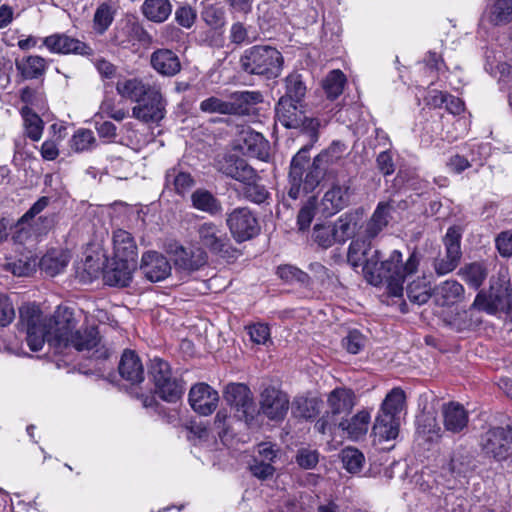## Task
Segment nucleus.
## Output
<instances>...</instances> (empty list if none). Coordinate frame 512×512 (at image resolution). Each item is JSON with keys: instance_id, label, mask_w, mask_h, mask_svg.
Instances as JSON below:
<instances>
[{"instance_id": "f257e3e1", "label": "nucleus", "mask_w": 512, "mask_h": 512, "mask_svg": "<svg viewBox=\"0 0 512 512\" xmlns=\"http://www.w3.org/2000/svg\"><path fill=\"white\" fill-rule=\"evenodd\" d=\"M19 327L26 332L27 345L32 351L42 349L45 342L56 351L73 347L79 352H92L93 357L106 358L108 350L98 348L99 332L95 327L76 330V321L69 308H58L54 315L45 314L35 304L19 309Z\"/></svg>"}, {"instance_id": "f03ea898", "label": "nucleus", "mask_w": 512, "mask_h": 512, "mask_svg": "<svg viewBox=\"0 0 512 512\" xmlns=\"http://www.w3.org/2000/svg\"><path fill=\"white\" fill-rule=\"evenodd\" d=\"M347 261L353 268L362 267L371 284L378 285L385 280L389 292L393 296H401L405 279L418 270L421 254L414 250L403 263L401 252L394 250L387 260L380 262L379 252L373 250L371 241L359 233L349 245Z\"/></svg>"}, {"instance_id": "7ed1b4c3", "label": "nucleus", "mask_w": 512, "mask_h": 512, "mask_svg": "<svg viewBox=\"0 0 512 512\" xmlns=\"http://www.w3.org/2000/svg\"><path fill=\"white\" fill-rule=\"evenodd\" d=\"M219 172L243 184L240 196L252 203L262 204L270 196L265 185L260 183L258 172L247 161L233 154L224 155L217 161Z\"/></svg>"}, {"instance_id": "20e7f679", "label": "nucleus", "mask_w": 512, "mask_h": 512, "mask_svg": "<svg viewBox=\"0 0 512 512\" xmlns=\"http://www.w3.org/2000/svg\"><path fill=\"white\" fill-rule=\"evenodd\" d=\"M309 158V146L301 148L292 158L289 171L288 196L293 200L298 199L302 192H312L327 174L315 159L306 168Z\"/></svg>"}, {"instance_id": "39448f33", "label": "nucleus", "mask_w": 512, "mask_h": 512, "mask_svg": "<svg viewBox=\"0 0 512 512\" xmlns=\"http://www.w3.org/2000/svg\"><path fill=\"white\" fill-rule=\"evenodd\" d=\"M361 220V214L357 211L344 213L334 222L316 224L313 227L312 239L324 249L343 244L362 228Z\"/></svg>"}, {"instance_id": "423d86ee", "label": "nucleus", "mask_w": 512, "mask_h": 512, "mask_svg": "<svg viewBox=\"0 0 512 512\" xmlns=\"http://www.w3.org/2000/svg\"><path fill=\"white\" fill-rule=\"evenodd\" d=\"M241 63L247 73L273 79L281 74L284 59L276 48L257 45L245 51Z\"/></svg>"}, {"instance_id": "0eeeda50", "label": "nucleus", "mask_w": 512, "mask_h": 512, "mask_svg": "<svg viewBox=\"0 0 512 512\" xmlns=\"http://www.w3.org/2000/svg\"><path fill=\"white\" fill-rule=\"evenodd\" d=\"M356 404L355 393L345 387L332 390L327 396L328 410L315 423V429L319 433L332 435L338 422L350 414Z\"/></svg>"}, {"instance_id": "6e6552de", "label": "nucleus", "mask_w": 512, "mask_h": 512, "mask_svg": "<svg viewBox=\"0 0 512 512\" xmlns=\"http://www.w3.org/2000/svg\"><path fill=\"white\" fill-rule=\"evenodd\" d=\"M275 112L277 121L285 128L301 129L309 135L312 143L318 140L321 123L319 119L306 115L303 102L279 99Z\"/></svg>"}, {"instance_id": "1a4fd4ad", "label": "nucleus", "mask_w": 512, "mask_h": 512, "mask_svg": "<svg viewBox=\"0 0 512 512\" xmlns=\"http://www.w3.org/2000/svg\"><path fill=\"white\" fill-rule=\"evenodd\" d=\"M262 102V94L258 91H240L230 95L225 101L218 97H209L200 103V110L205 113L224 115H247L250 105Z\"/></svg>"}, {"instance_id": "9d476101", "label": "nucleus", "mask_w": 512, "mask_h": 512, "mask_svg": "<svg viewBox=\"0 0 512 512\" xmlns=\"http://www.w3.org/2000/svg\"><path fill=\"white\" fill-rule=\"evenodd\" d=\"M149 375L155 385V392L166 402H176L183 394L181 382L172 374L168 362L161 358L150 361Z\"/></svg>"}, {"instance_id": "9b49d317", "label": "nucleus", "mask_w": 512, "mask_h": 512, "mask_svg": "<svg viewBox=\"0 0 512 512\" xmlns=\"http://www.w3.org/2000/svg\"><path fill=\"white\" fill-rule=\"evenodd\" d=\"M166 107L161 86L153 84L152 90L132 107V117L145 124H159L166 116Z\"/></svg>"}, {"instance_id": "f8f14e48", "label": "nucleus", "mask_w": 512, "mask_h": 512, "mask_svg": "<svg viewBox=\"0 0 512 512\" xmlns=\"http://www.w3.org/2000/svg\"><path fill=\"white\" fill-rule=\"evenodd\" d=\"M223 398L236 410L237 417L245 421L246 424H250L254 420L257 409L251 390L246 384H227L223 390Z\"/></svg>"}, {"instance_id": "ddd939ff", "label": "nucleus", "mask_w": 512, "mask_h": 512, "mask_svg": "<svg viewBox=\"0 0 512 512\" xmlns=\"http://www.w3.org/2000/svg\"><path fill=\"white\" fill-rule=\"evenodd\" d=\"M226 223L237 242L247 241L260 231L257 218L247 207H239L231 211L227 216Z\"/></svg>"}, {"instance_id": "4468645a", "label": "nucleus", "mask_w": 512, "mask_h": 512, "mask_svg": "<svg viewBox=\"0 0 512 512\" xmlns=\"http://www.w3.org/2000/svg\"><path fill=\"white\" fill-rule=\"evenodd\" d=\"M480 445L487 455L497 460L505 459L512 445V423L489 429L482 435Z\"/></svg>"}, {"instance_id": "2eb2a0df", "label": "nucleus", "mask_w": 512, "mask_h": 512, "mask_svg": "<svg viewBox=\"0 0 512 512\" xmlns=\"http://www.w3.org/2000/svg\"><path fill=\"white\" fill-rule=\"evenodd\" d=\"M470 309L485 311L494 314L497 311L512 309V290L507 285L491 287L489 295L479 292Z\"/></svg>"}, {"instance_id": "dca6fc26", "label": "nucleus", "mask_w": 512, "mask_h": 512, "mask_svg": "<svg viewBox=\"0 0 512 512\" xmlns=\"http://www.w3.org/2000/svg\"><path fill=\"white\" fill-rule=\"evenodd\" d=\"M259 412L273 421L283 420L289 409V397L275 387H266L260 394Z\"/></svg>"}, {"instance_id": "f3484780", "label": "nucleus", "mask_w": 512, "mask_h": 512, "mask_svg": "<svg viewBox=\"0 0 512 512\" xmlns=\"http://www.w3.org/2000/svg\"><path fill=\"white\" fill-rule=\"evenodd\" d=\"M461 234L456 227H450L444 237L446 255L434 262V268L438 275H445L452 272L461 259L460 247Z\"/></svg>"}, {"instance_id": "a211bd4d", "label": "nucleus", "mask_w": 512, "mask_h": 512, "mask_svg": "<svg viewBox=\"0 0 512 512\" xmlns=\"http://www.w3.org/2000/svg\"><path fill=\"white\" fill-rule=\"evenodd\" d=\"M43 45L56 54H76L90 56L92 48L80 39L69 36L65 33H55L43 39Z\"/></svg>"}, {"instance_id": "6ab92c4d", "label": "nucleus", "mask_w": 512, "mask_h": 512, "mask_svg": "<svg viewBox=\"0 0 512 512\" xmlns=\"http://www.w3.org/2000/svg\"><path fill=\"white\" fill-rule=\"evenodd\" d=\"M188 401L194 412L202 416H208L216 410L219 394L210 385L197 383L191 387Z\"/></svg>"}, {"instance_id": "aec40b11", "label": "nucleus", "mask_w": 512, "mask_h": 512, "mask_svg": "<svg viewBox=\"0 0 512 512\" xmlns=\"http://www.w3.org/2000/svg\"><path fill=\"white\" fill-rule=\"evenodd\" d=\"M197 233L200 243L212 253H228L230 240L220 225L204 222L198 226Z\"/></svg>"}, {"instance_id": "412c9836", "label": "nucleus", "mask_w": 512, "mask_h": 512, "mask_svg": "<svg viewBox=\"0 0 512 512\" xmlns=\"http://www.w3.org/2000/svg\"><path fill=\"white\" fill-rule=\"evenodd\" d=\"M239 149L243 154L267 162L270 158V144L262 134L250 128L242 130Z\"/></svg>"}, {"instance_id": "4be33fe9", "label": "nucleus", "mask_w": 512, "mask_h": 512, "mask_svg": "<svg viewBox=\"0 0 512 512\" xmlns=\"http://www.w3.org/2000/svg\"><path fill=\"white\" fill-rule=\"evenodd\" d=\"M150 65L164 77H174L182 69L179 56L168 48H159L153 51L150 55Z\"/></svg>"}, {"instance_id": "5701e85b", "label": "nucleus", "mask_w": 512, "mask_h": 512, "mask_svg": "<svg viewBox=\"0 0 512 512\" xmlns=\"http://www.w3.org/2000/svg\"><path fill=\"white\" fill-rule=\"evenodd\" d=\"M141 270L151 282H159L170 275L171 265L162 254L149 251L142 256Z\"/></svg>"}, {"instance_id": "b1692460", "label": "nucleus", "mask_w": 512, "mask_h": 512, "mask_svg": "<svg viewBox=\"0 0 512 512\" xmlns=\"http://www.w3.org/2000/svg\"><path fill=\"white\" fill-rule=\"evenodd\" d=\"M393 206L389 202H379L360 233L371 241L376 238L392 219Z\"/></svg>"}, {"instance_id": "393cba45", "label": "nucleus", "mask_w": 512, "mask_h": 512, "mask_svg": "<svg viewBox=\"0 0 512 512\" xmlns=\"http://www.w3.org/2000/svg\"><path fill=\"white\" fill-rule=\"evenodd\" d=\"M207 262V253L201 247H176L174 263L183 271L192 272L200 269Z\"/></svg>"}, {"instance_id": "a878e982", "label": "nucleus", "mask_w": 512, "mask_h": 512, "mask_svg": "<svg viewBox=\"0 0 512 512\" xmlns=\"http://www.w3.org/2000/svg\"><path fill=\"white\" fill-rule=\"evenodd\" d=\"M152 85L153 84L145 82L140 77H132L118 79L115 88L120 97L134 102L136 105L152 90Z\"/></svg>"}, {"instance_id": "bb28decb", "label": "nucleus", "mask_w": 512, "mask_h": 512, "mask_svg": "<svg viewBox=\"0 0 512 512\" xmlns=\"http://www.w3.org/2000/svg\"><path fill=\"white\" fill-rule=\"evenodd\" d=\"M350 188L346 184H334L323 196L321 207L323 213L331 216L349 204Z\"/></svg>"}, {"instance_id": "cd10ccee", "label": "nucleus", "mask_w": 512, "mask_h": 512, "mask_svg": "<svg viewBox=\"0 0 512 512\" xmlns=\"http://www.w3.org/2000/svg\"><path fill=\"white\" fill-rule=\"evenodd\" d=\"M137 267V263L125 262V260L113 259L110 267L103 273L104 283L109 286H128L132 280V274Z\"/></svg>"}, {"instance_id": "c85d7f7f", "label": "nucleus", "mask_w": 512, "mask_h": 512, "mask_svg": "<svg viewBox=\"0 0 512 512\" xmlns=\"http://www.w3.org/2000/svg\"><path fill=\"white\" fill-rule=\"evenodd\" d=\"M118 370L121 377L131 384L144 380V367L139 356L132 350H125L121 356Z\"/></svg>"}, {"instance_id": "c756f323", "label": "nucleus", "mask_w": 512, "mask_h": 512, "mask_svg": "<svg viewBox=\"0 0 512 512\" xmlns=\"http://www.w3.org/2000/svg\"><path fill=\"white\" fill-rule=\"evenodd\" d=\"M114 258L125 262L137 263V246L131 234L125 230H117L113 234Z\"/></svg>"}, {"instance_id": "7c9ffc66", "label": "nucleus", "mask_w": 512, "mask_h": 512, "mask_svg": "<svg viewBox=\"0 0 512 512\" xmlns=\"http://www.w3.org/2000/svg\"><path fill=\"white\" fill-rule=\"evenodd\" d=\"M442 416L445 429L451 433H459L467 427L468 413L459 403L450 402L444 404Z\"/></svg>"}, {"instance_id": "2f4dec72", "label": "nucleus", "mask_w": 512, "mask_h": 512, "mask_svg": "<svg viewBox=\"0 0 512 512\" xmlns=\"http://www.w3.org/2000/svg\"><path fill=\"white\" fill-rule=\"evenodd\" d=\"M400 421L389 413H378L373 425V434L378 441L393 440L398 436Z\"/></svg>"}, {"instance_id": "473e14b6", "label": "nucleus", "mask_w": 512, "mask_h": 512, "mask_svg": "<svg viewBox=\"0 0 512 512\" xmlns=\"http://www.w3.org/2000/svg\"><path fill=\"white\" fill-rule=\"evenodd\" d=\"M370 418V413L363 410L350 419L344 417L338 422L337 427L346 431L351 439L358 440L367 433Z\"/></svg>"}, {"instance_id": "72a5a7b5", "label": "nucleus", "mask_w": 512, "mask_h": 512, "mask_svg": "<svg viewBox=\"0 0 512 512\" xmlns=\"http://www.w3.org/2000/svg\"><path fill=\"white\" fill-rule=\"evenodd\" d=\"M464 287L456 280H446L435 290L436 301L441 306H450L464 297Z\"/></svg>"}, {"instance_id": "f704fd0d", "label": "nucleus", "mask_w": 512, "mask_h": 512, "mask_svg": "<svg viewBox=\"0 0 512 512\" xmlns=\"http://www.w3.org/2000/svg\"><path fill=\"white\" fill-rule=\"evenodd\" d=\"M70 260L69 254L63 250H51L40 260L41 270L54 277L64 271Z\"/></svg>"}, {"instance_id": "c9c22d12", "label": "nucleus", "mask_w": 512, "mask_h": 512, "mask_svg": "<svg viewBox=\"0 0 512 512\" xmlns=\"http://www.w3.org/2000/svg\"><path fill=\"white\" fill-rule=\"evenodd\" d=\"M141 11L149 21L163 23L172 13V5L169 0H145Z\"/></svg>"}, {"instance_id": "e433bc0d", "label": "nucleus", "mask_w": 512, "mask_h": 512, "mask_svg": "<svg viewBox=\"0 0 512 512\" xmlns=\"http://www.w3.org/2000/svg\"><path fill=\"white\" fill-rule=\"evenodd\" d=\"M484 19L495 26L512 21V0H496L486 9Z\"/></svg>"}, {"instance_id": "4c0bfd02", "label": "nucleus", "mask_w": 512, "mask_h": 512, "mask_svg": "<svg viewBox=\"0 0 512 512\" xmlns=\"http://www.w3.org/2000/svg\"><path fill=\"white\" fill-rule=\"evenodd\" d=\"M346 151V146L342 142L335 141L327 149L318 154L314 159L319 166L324 168L328 174L333 171V167L338 165Z\"/></svg>"}, {"instance_id": "58836bf2", "label": "nucleus", "mask_w": 512, "mask_h": 512, "mask_svg": "<svg viewBox=\"0 0 512 512\" xmlns=\"http://www.w3.org/2000/svg\"><path fill=\"white\" fill-rule=\"evenodd\" d=\"M458 275L470 287L478 289L487 278L488 269L482 262H472L461 267Z\"/></svg>"}, {"instance_id": "ea45409f", "label": "nucleus", "mask_w": 512, "mask_h": 512, "mask_svg": "<svg viewBox=\"0 0 512 512\" xmlns=\"http://www.w3.org/2000/svg\"><path fill=\"white\" fill-rule=\"evenodd\" d=\"M193 207L197 210L216 215L221 212L222 206L214 195L205 189H197L191 195Z\"/></svg>"}, {"instance_id": "a19ab883", "label": "nucleus", "mask_w": 512, "mask_h": 512, "mask_svg": "<svg viewBox=\"0 0 512 512\" xmlns=\"http://www.w3.org/2000/svg\"><path fill=\"white\" fill-rule=\"evenodd\" d=\"M284 83L285 94L280 99L303 102L307 92V87L302 75L298 72H292L285 77Z\"/></svg>"}, {"instance_id": "79ce46f5", "label": "nucleus", "mask_w": 512, "mask_h": 512, "mask_svg": "<svg viewBox=\"0 0 512 512\" xmlns=\"http://www.w3.org/2000/svg\"><path fill=\"white\" fill-rule=\"evenodd\" d=\"M16 67L26 79H36L46 70V61L38 55H31L16 62Z\"/></svg>"}, {"instance_id": "37998d69", "label": "nucleus", "mask_w": 512, "mask_h": 512, "mask_svg": "<svg viewBox=\"0 0 512 512\" xmlns=\"http://www.w3.org/2000/svg\"><path fill=\"white\" fill-rule=\"evenodd\" d=\"M21 116L27 137L32 141H39L44 128L43 120L28 106L21 108Z\"/></svg>"}, {"instance_id": "c03bdc74", "label": "nucleus", "mask_w": 512, "mask_h": 512, "mask_svg": "<svg viewBox=\"0 0 512 512\" xmlns=\"http://www.w3.org/2000/svg\"><path fill=\"white\" fill-rule=\"evenodd\" d=\"M166 186L173 187L179 195L187 193L194 185V180L189 173L178 171L173 168L166 173Z\"/></svg>"}, {"instance_id": "a18cd8bd", "label": "nucleus", "mask_w": 512, "mask_h": 512, "mask_svg": "<svg viewBox=\"0 0 512 512\" xmlns=\"http://www.w3.org/2000/svg\"><path fill=\"white\" fill-rule=\"evenodd\" d=\"M405 402L404 391L400 388H393L383 400L380 413H389L394 418H399L398 414L401 412Z\"/></svg>"}, {"instance_id": "49530a36", "label": "nucleus", "mask_w": 512, "mask_h": 512, "mask_svg": "<svg viewBox=\"0 0 512 512\" xmlns=\"http://www.w3.org/2000/svg\"><path fill=\"white\" fill-rule=\"evenodd\" d=\"M346 82L344 73L340 70L331 71L323 81V89L330 99H336L343 92Z\"/></svg>"}, {"instance_id": "de8ad7c7", "label": "nucleus", "mask_w": 512, "mask_h": 512, "mask_svg": "<svg viewBox=\"0 0 512 512\" xmlns=\"http://www.w3.org/2000/svg\"><path fill=\"white\" fill-rule=\"evenodd\" d=\"M114 19V12L110 5L103 3L95 11L93 18V29L94 31L102 35L104 34Z\"/></svg>"}, {"instance_id": "09e8293b", "label": "nucleus", "mask_w": 512, "mask_h": 512, "mask_svg": "<svg viewBox=\"0 0 512 512\" xmlns=\"http://www.w3.org/2000/svg\"><path fill=\"white\" fill-rule=\"evenodd\" d=\"M341 461L349 473L355 474L361 471L365 457L358 449L347 447L341 452Z\"/></svg>"}, {"instance_id": "8fccbe9b", "label": "nucleus", "mask_w": 512, "mask_h": 512, "mask_svg": "<svg viewBox=\"0 0 512 512\" xmlns=\"http://www.w3.org/2000/svg\"><path fill=\"white\" fill-rule=\"evenodd\" d=\"M292 410L297 417L311 419L318 414V401L314 398H296L292 403Z\"/></svg>"}, {"instance_id": "3c124183", "label": "nucleus", "mask_w": 512, "mask_h": 512, "mask_svg": "<svg viewBox=\"0 0 512 512\" xmlns=\"http://www.w3.org/2000/svg\"><path fill=\"white\" fill-rule=\"evenodd\" d=\"M406 292L408 299L418 305L426 303L431 297L430 287L423 280L409 283Z\"/></svg>"}, {"instance_id": "603ef678", "label": "nucleus", "mask_w": 512, "mask_h": 512, "mask_svg": "<svg viewBox=\"0 0 512 512\" xmlns=\"http://www.w3.org/2000/svg\"><path fill=\"white\" fill-rule=\"evenodd\" d=\"M96 138L89 129H79L71 139V148L76 152H83L95 147Z\"/></svg>"}, {"instance_id": "864d4df0", "label": "nucleus", "mask_w": 512, "mask_h": 512, "mask_svg": "<svg viewBox=\"0 0 512 512\" xmlns=\"http://www.w3.org/2000/svg\"><path fill=\"white\" fill-rule=\"evenodd\" d=\"M317 200L314 196L310 197L301 207L297 216V225L299 230L304 231L309 228L316 211Z\"/></svg>"}, {"instance_id": "5fc2aeb1", "label": "nucleus", "mask_w": 512, "mask_h": 512, "mask_svg": "<svg viewBox=\"0 0 512 512\" xmlns=\"http://www.w3.org/2000/svg\"><path fill=\"white\" fill-rule=\"evenodd\" d=\"M277 275L286 282L306 283L309 279L307 273L292 265H280L277 268Z\"/></svg>"}, {"instance_id": "6e6d98bb", "label": "nucleus", "mask_w": 512, "mask_h": 512, "mask_svg": "<svg viewBox=\"0 0 512 512\" xmlns=\"http://www.w3.org/2000/svg\"><path fill=\"white\" fill-rule=\"evenodd\" d=\"M202 18L213 29H218L224 25V12L215 6L206 7L202 12Z\"/></svg>"}, {"instance_id": "4d7b16f0", "label": "nucleus", "mask_w": 512, "mask_h": 512, "mask_svg": "<svg viewBox=\"0 0 512 512\" xmlns=\"http://www.w3.org/2000/svg\"><path fill=\"white\" fill-rule=\"evenodd\" d=\"M319 461V454L316 450L301 448L296 455L297 464L303 469H313Z\"/></svg>"}, {"instance_id": "13d9d810", "label": "nucleus", "mask_w": 512, "mask_h": 512, "mask_svg": "<svg viewBox=\"0 0 512 512\" xmlns=\"http://www.w3.org/2000/svg\"><path fill=\"white\" fill-rule=\"evenodd\" d=\"M251 340L256 344L265 345L271 341L270 329L267 324L256 323L248 327Z\"/></svg>"}, {"instance_id": "bf43d9fd", "label": "nucleus", "mask_w": 512, "mask_h": 512, "mask_svg": "<svg viewBox=\"0 0 512 512\" xmlns=\"http://www.w3.org/2000/svg\"><path fill=\"white\" fill-rule=\"evenodd\" d=\"M345 349L351 354H357L365 344L364 336L357 330H352L342 340Z\"/></svg>"}, {"instance_id": "052dcab7", "label": "nucleus", "mask_w": 512, "mask_h": 512, "mask_svg": "<svg viewBox=\"0 0 512 512\" xmlns=\"http://www.w3.org/2000/svg\"><path fill=\"white\" fill-rule=\"evenodd\" d=\"M15 318V309L8 296L0 294V326L9 325Z\"/></svg>"}, {"instance_id": "680f3d73", "label": "nucleus", "mask_w": 512, "mask_h": 512, "mask_svg": "<svg viewBox=\"0 0 512 512\" xmlns=\"http://www.w3.org/2000/svg\"><path fill=\"white\" fill-rule=\"evenodd\" d=\"M250 471L253 476L258 479L266 480L273 476L275 469L271 462L261 461L258 457H255L253 463L250 465Z\"/></svg>"}, {"instance_id": "e2e57ef3", "label": "nucleus", "mask_w": 512, "mask_h": 512, "mask_svg": "<svg viewBox=\"0 0 512 512\" xmlns=\"http://www.w3.org/2000/svg\"><path fill=\"white\" fill-rule=\"evenodd\" d=\"M175 20L180 26L190 28L196 20V12L188 5L180 6L175 11Z\"/></svg>"}, {"instance_id": "0e129e2a", "label": "nucleus", "mask_w": 512, "mask_h": 512, "mask_svg": "<svg viewBox=\"0 0 512 512\" xmlns=\"http://www.w3.org/2000/svg\"><path fill=\"white\" fill-rule=\"evenodd\" d=\"M20 98L26 104L25 106L28 107L31 105L40 108L43 103L42 95L30 87H25L21 90Z\"/></svg>"}, {"instance_id": "69168bd1", "label": "nucleus", "mask_w": 512, "mask_h": 512, "mask_svg": "<svg viewBox=\"0 0 512 512\" xmlns=\"http://www.w3.org/2000/svg\"><path fill=\"white\" fill-rule=\"evenodd\" d=\"M496 246L502 256H512V233L502 232L496 239Z\"/></svg>"}, {"instance_id": "338daca9", "label": "nucleus", "mask_w": 512, "mask_h": 512, "mask_svg": "<svg viewBox=\"0 0 512 512\" xmlns=\"http://www.w3.org/2000/svg\"><path fill=\"white\" fill-rule=\"evenodd\" d=\"M50 199L46 196L39 198L31 208L22 216L21 222L25 223L40 214L49 204Z\"/></svg>"}, {"instance_id": "774afa93", "label": "nucleus", "mask_w": 512, "mask_h": 512, "mask_svg": "<svg viewBox=\"0 0 512 512\" xmlns=\"http://www.w3.org/2000/svg\"><path fill=\"white\" fill-rule=\"evenodd\" d=\"M378 169L384 175H390L394 172V163L390 152H381L376 159Z\"/></svg>"}]
</instances>
